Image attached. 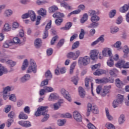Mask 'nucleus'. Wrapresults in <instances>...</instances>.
<instances>
[{
    "instance_id": "obj_1",
    "label": "nucleus",
    "mask_w": 129,
    "mask_h": 129,
    "mask_svg": "<svg viewBox=\"0 0 129 129\" xmlns=\"http://www.w3.org/2000/svg\"><path fill=\"white\" fill-rule=\"evenodd\" d=\"M47 108H49L48 106H40L37 108V111L35 112V116H40V115H43L44 116L41 120L42 122L46 121V120H48V118L50 117V115L48 114V110H46Z\"/></svg>"
},
{
    "instance_id": "obj_2",
    "label": "nucleus",
    "mask_w": 129,
    "mask_h": 129,
    "mask_svg": "<svg viewBox=\"0 0 129 129\" xmlns=\"http://www.w3.org/2000/svg\"><path fill=\"white\" fill-rule=\"evenodd\" d=\"M91 111L95 114H98V113H99V110L98 109L97 106L92 105L91 103H89L87 105V116H89V115H90Z\"/></svg>"
},
{
    "instance_id": "obj_3",
    "label": "nucleus",
    "mask_w": 129,
    "mask_h": 129,
    "mask_svg": "<svg viewBox=\"0 0 129 129\" xmlns=\"http://www.w3.org/2000/svg\"><path fill=\"white\" fill-rule=\"evenodd\" d=\"M124 97L123 95L118 94L117 96L116 99L114 100L112 102V106L113 108L118 107L120 104L123 102Z\"/></svg>"
},
{
    "instance_id": "obj_4",
    "label": "nucleus",
    "mask_w": 129,
    "mask_h": 129,
    "mask_svg": "<svg viewBox=\"0 0 129 129\" xmlns=\"http://www.w3.org/2000/svg\"><path fill=\"white\" fill-rule=\"evenodd\" d=\"M115 66L117 68H123V69H128L129 68V62H125L123 60H119L115 63Z\"/></svg>"
},
{
    "instance_id": "obj_5",
    "label": "nucleus",
    "mask_w": 129,
    "mask_h": 129,
    "mask_svg": "<svg viewBox=\"0 0 129 129\" xmlns=\"http://www.w3.org/2000/svg\"><path fill=\"white\" fill-rule=\"evenodd\" d=\"M37 73V64L35 61L33 59H30V66L27 70V73Z\"/></svg>"
},
{
    "instance_id": "obj_6",
    "label": "nucleus",
    "mask_w": 129,
    "mask_h": 129,
    "mask_svg": "<svg viewBox=\"0 0 129 129\" xmlns=\"http://www.w3.org/2000/svg\"><path fill=\"white\" fill-rule=\"evenodd\" d=\"M79 64L81 65H84V66H86V65H88L89 63H90V58L89 56H86L83 57H80L78 60Z\"/></svg>"
},
{
    "instance_id": "obj_7",
    "label": "nucleus",
    "mask_w": 129,
    "mask_h": 129,
    "mask_svg": "<svg viewBox=\"0 0 129 129\" xmlns=\"http://www.w3.org/2000/svg\"><path fill=\"white\" fill-rule=\"evenodd\" d=\"M89 83L91 84V91L92 95L94 96L93 93V83H92V78H86L85 80V87L87 88L89 87Z\"/></svg>"
},
{
    "instance_id": "obj_8",
    "label": "nucleus",
    "mask_w": 129,
    "mask_h": 129,
    "mask_svg": "<svg viewBox=\"0 0 129 129\" xmlns=\"http://www.w3.org/2000/svg\"><path fill=\"white\" fill-rule=\"evenodd\" d=\"M52 25V21L50 20L48 23L45 26V29L43 33V39H46L48 38L49 34L48 33V30L51 29V25Z\"/></svg>"
},
{
    "instance_id": "obj_9",
    "label": "nucleus",
    "mask_w": 129,
    "mask_h": 129,
    "mask_svg": "<svg viewBox=\"0 0 129 129\" xmlns=\"http://www.w3.org/2000/svg\"><path fill=\"white\" fill-rule=\"evenodd\" d=\"M73 116L76 121H78V122H81V121H82V117L81 116V114H80L78 111H75L73 112Z\"/></svg>"
},
{
    "instance_id": "obj_10",
    "label": "nucleus",
    "mask_w": 129,
    "mask_h": 129,
    "mask_svg": "<svg viewBox=\"0 0 129 129\" xmlns=\"http://www.w3.org/2000/svg\"><path fill=\"white\" fill-rule=\"evenodd\" d=\"M111 88V86H105L104 89L100 92V95L101 96H105L106 94L109 93V90Z\"/></svg>"
},
{
    "instance_id": "obj_11",
    "label": "nucleus",
    "mask_w": 129,
    "mask_h": 129,
    "mask_svg": "<svg viewBox=\"0 0 129 129\" xmlns=\"http://www.w3.org/2000/svg\"><path fill=\"white\" fill-rule=\"evenodd\" d=\"M19 124L21 125V126H23L24 127H30L32 126V124H31V122L29 121H19L18 122Z\"/></svg>"
},
{
    "instance_id": "obj_12",
    "label": "nucleus",
    "mask_w": 129,
    "mask_h": 129,
    "mask_svg": "<svg viewBox=\"0 0 129 129\" xmlns=\"http://www.w3.org/2000/svg\"><path fill=\"white\" fill-rule=\"evenodd\" d=\"M99 53V52L97 50H92L90 52V57L92 60H95V59L97 58Z\"/></svg>"
},
{
    "instance_id": "obj_13",
    "label": "nucleus",
    "mask_w": 129,
    "mask_h": 129,
    "mask_svg": "<svg viewBox=\"0 0 129 129\" xmlns=\"http://www.w3.org/2000/svg\"><path fill=\"white\" fill-rule=\"evenodd\" d=\"M59 99V95L57 93H51L50 94L48 100L49 101H54Z\"/></svg>"
},
{
    "instance_id": "obj_14",
    "label": "nucleus",
    "mask_w": 129,
    "mask_h": 129,
    "mask_svg": "<svg viewBox=\"0 0 129 129\" xmlns=\"http://www.w3.org/2000/svg\"><path fill=\"white\" fill-rule=\"evenodd\" d=\"M64 103L63 99L59 100L57 103L53 104V109L54 110H57L61 107V104Z\"/></svg>"
},
{
    "instance_id": "obj_15",
    "label": "nucleus",
    "mask_w": 129,
    "mask_h": 129,
    "mask_svg": "<svg viewBox=\"0 0 129 129\" xmlns=\"http://www.w3.org/2000/svg\"><path fill=\"white\" fill-rule=\"evenodd\" d=\"M37 13L41 17H45L47 16V10L45 8H40L37 11Z\"/></svg>"
},
{
    "instance_id": "obj_16",
    "label": "nucleus",
    "mask_w": 129,
    "mask_h": 129,
    "mask_svg": "<svg viewBox=\"0 0 129 129\" xmlns=\"http://www.w3.org/2000/svg\"><path fill=\"white\" fill-rule=\"evenodd\" d=\"M22 17H36V15L35 11L29 10L27 13L23 14Z\"/></svg>"
},
{
    "instance_id": "obj_17",
    "label": "nucleus",
    "mask_w": 129,
    "mask_h": 129,
    "mask_svg": "<svg viewBox=\"0 0 129 129\" xmlns=\"http://www.w3.org/2000/svg\"><path fill=\"white\" fill-rule=\"evenodd\" d=\"M79 90V94L81 97V98H84L85 97V95L86 94V93L85 92V90L83 88L80 87L78 89Z\"/></svg>"
},
{
    "instance_id": "obj_18",
    "label": "nucleus",
    "mask_w": 129,
    "mask_h": 129,
    "mask_svg": "<svg viewBox=\"0 0 129 129\" xmlns=\"http://www.w3.org/2000/svg\"><path fill=\"white\" fill-rule=\"evenodd\" d=\"M13 14H14V11H13L11 9H8L5 10L4 15L6 17H11V16H13Z\"/></svg>"
},
{
    "instance_id": "obj_19",
    "label": "nucleus",
    "mask_w": 129,
    "mask_h": 129,
    "mask_svg": "<svg viewBox=\"0 0 129 129\" xmlns=\"http://www.w3.org/2000/svg\"><path fill=\"white\" fill-rule=\"evenodd\" d=\"M129 4H124L122 7L119 9V11L121 13H126L128 11Z\"/></svg>"
},
{
    "instance_id": "obj_20",
    "label": "nucleus",
    "mask_w": 129,
    "mask_h": 129,
    "mask_svg": "<svg viewBox=\"0 0 129 129\" xmlns=\"http://www.w3.org/2000/svg\"><path fill=\"white\" fill-rule=\"evenodd\" d=\"M115 86L118 88H122V87L123 86V83L122 81H120L119 79H116L115 80Z\"/></svg>"
},
{
    "instance_id": "obj_21",
    "label": "nucleus",
    "mask_w": 129,
    "mask_h": 129,
    "mask_svg": "<svg viewBox=\"0 0 129 129\" xmlns=\"http://www.w3.org/2000/svg\"><path fill=\"white\" fill-rule=\"evenodd\" d=\"M58 10H59V9L58 8V6L56 5H53L48 8V12L50 14H53V13H55L56 11H58Z\"/></svg>"
},
{
    "instance_id": "obj_22",
    "label": "nucleus",
    "mask_w": 129,
    "mask_h": 129,
    "mask_svg": "<svg viewBox=\"0 0 129 129\" xmlns=\"http://www.w3.org/2000/svg\"><path fill=\"white\" fill-rule=\"evenodd\" d=\"M107 53L109 57H111V55L112 54L111 53V51L108 50V48H104V50L102 51L103 56H104V57H106V56H107Z\"/></svg>"
},
{
    "instance_id": "obj_23",
    "label": "nucleus",
    "mask_w": 129,
    "mask_h": 129,
    "mask_svg": "<svg viewBox=\"0 0 129 129\" xmlns=\"http://www.w3.org/2000/svg\"><path fill=\"white\" fill-rule=\"evenodd\" d=\"M106 72L103 70H97L95 72L93 73L94 75L95 76H99L102 75V74H105Z\"/></svg>"
},
{
    "instance_id": "obj_24",
    "label": "nucleus",
    "mask_w": 129,
    "mask_h": 129,
    "mask_svg": "<svg viewBox=\"0 0 129 129\" xmlns=\"http://www.w3.org/2000/svg\"><path fill=\"white\" fill-rule=\"evenodd\" d=\"M34 45L35 48H40L42 46V40L40 38H37L34 42Z\"/></svg>"
},
{
    "instance_id": "obj_25",
    "label": "nucleus",
    "mask_w": 129,
    "mask_h": 129,
    "mask_svg": "<svg viewBox=\"0 0 129 129\" xmlns=\"http://www.w3.org/2000/svg\"><path fill=\"white\" fill-rule=\"evenodd\" d=\"M67 57L68 59H73V60H76L75 56V53L73 52H70L67 54Z\"/></svg>"
},
{
    "instance_id": "obj_26",
    "label": "nucleus",
    "mask_w": 129,
    "mask_h": 129,
    "mask_svg": "<svg viewBox=\"0 0 129 129\" xmlns=\"http://www.w3.org/2000/svg\"><path fill=\"white\" fill-rule=\"evenodd\" d=\"M8 69L4 66H2V64H0V76H2L4 74L8 73Z\"/></svg>"
},
{
    "instance_id": "obj_27",
    "label": "nucleus",
    "mask_w": 129,
    "mask_h": 129,
    "mask_svg": "<svg viewBox=\"0 0 129 129\" xmlns=\"http://www.w3.org/2000/svg\"><path fill=\"white\" fill-rule=\"evenodd\" d=\"M31 20L32 22H35L36 20V26H38V25H40V21H41V17H38L36 18V17H31Z\"/></svg>"
},
{
    "instance_id": "obj_28",
    "label": "nucleus",
    "mask_w": 129,
    "mask_h": 129,
    "mask_svg": "<svg viewBox=\"0 0 129 129\" xmlns=\"http://www.w3.org/2000/svg\"><path fill=\"white\" fill-rule=\"evenodd\" d=\"M117 72H118V71L116 69L114 68L109 71V74L111 76H113V77H116V73Z\"/></svg>"
},
{
    "instance_id": "obj_29",
    "label": "nucleus",
    "mask_w": 129,
    "mask_h": 129,
    "mask_svg": "<svg viewBox=\"0 0 129 129\" xmlns=\"http://www.w3.org/2000/svg\"><path fill=\"white\" fill-rule=\"evenodd\" d=\"M118 31H119V28L116 26H112L110 28V33L111 34H116Z\"/></svg>"
},
{
    "instance_id": "obj_30",
    "label": "nucleus",
    "mask_w": 129,
    "mask_h": 129,
    "mask_svg": "<svg viewBox=\"0 0 129 129\" xmlns=\"http://www.w3.org/2000/svg\"><path fill=\"white\" fill-rule=\"evenodd\" d=\"M30 78H31V76H30L29 74H26L21 78V81L22 82H26V81L29 80Z\"/></svg>"
},
{
    "instance_id": "obj_31",
    "label": "nucleus",
    "mask_w": 129,
    "mask_h": 129,
    "mask_svg": "<svg viewBox=\"0 0 129 129\" xmlns=\"http://www.w3.org/2000/svg\"><path fill=\"white\" fill-rule=\"evenodd\" d=\"M45 76L46 78H47L49 80H51L52 77H53V75H52V73H51V71H50V70H48L45 72Z\"/></svg>"
},
{
    "instance_id": "obj_32",
    "label": "nucleus",
    "mask_w": 129,
    "mask_h": 129,
    "mask_svg": "<svg viewBox=\"0 0 129 129\" xmlns=\"http://www.w3.org/2000/svg\"><path fill=\"white\" fill-rule=\"evenodd\" d=\"M29 65V62H28V59H25L23 61V65L22 67V70L24 71V70H26V69L27 67H28Z\"/></svg>"
},
{
    "instance_id": "obj_33",
    "label": "nucleus",
    "mask_w": 129,
    "mask_h": 129,
    "mask_svg": "<svg viewBox=\"0 0 129 129\" xmlns=\"http://www.w3.org/2000/svg\"><path fill=\"white\" fill-rule=\"evenodd\" d=\"M65 98L69 102L72 101V98H71V95L69 94V92L66 91L65 92Z\"/></svg>"
},
{
    "instance_id": "obj_34",
    "label": "nucleus",
    "mask_w": 129,
    "mask_h": 129,
    "mask_svg": "<svg viewBox=\"0 0 129 129\" xmlns=\"http://www.w3.org/2000/svg\"><path fill=\"white\" fill-rule=\"evenodd\" d=\"M77 64V62L76 61H74L71 64V66L70 67V74H72V73H73V71H74V69H75V67L76 66Z\"/></svg>"
},
{
    "instance_id": "obj_35",
    "label": "nucleus",
    "mask_w": 129,
    "mask_h": 129,
    "mask_svg": "<svg viewBox=\"0 0 129 129\" xmlns=\"http://www.w3.org/2000/svg\"><path fill=\"white\" fill-rule=\"evenodd\" d=\"M105 112L108 119H109V120H112L113 119V117H112V116L109 114V111H108V108H106Z\"/></svg>"
},
{
    "instance_id": "obj_36",
    "label": "nucleus",
    "mask_w": 129,
    "mask_h": 129,
    "mask_svg": "<svg viewBox=\"0 0 129 129\" xmlns=\"http://www.w3.org/2000/svg\"><path fill=\"white\" fill-rule=\"evenodd\" d=\"M19 117L20 119H27L28 118V115L24 113L23 112H21L19 115Z\"/></svg>"
},
{
    "instance_id": "obj_37",
    "label": "nucleus",
    "mask_w": 129,
    "mask_h": 129,
    "mask_svg": "<svg viewBox=\"0 0 129 129\" xmlns=\"http://www.w3.org/2000/svg\"><path fill=\"white\" fill-rule=\"evenodd\" d=\"M124 121H125V119H124V115H120L118 119V122L119 124H122Z\"/></svg>"
},
{
    "instance_id": "obj_38",
    "label": "nucleus",
    "mask_w": 129,
    "mask_h": 129,
    "mask_svg": "<svg viewBox=\"0 0 129 129\" xmlns=\"http://www.w3.org/2000/svg\"><path fill=\"white\" fill-rule=\"evenodd\" d=\"M64 41L65 40H64V39H60L56 45L57 48H58V49L61 48V47H62V46H63V45L64 44Z\"/></svg>"
},
{
    "instance_id": "obj_39",
    "label": "nucleus",
    "mask_w": 129,
    "mask_h": 129,
    "mask_svg": "<svg viewBox=\"0 0 129 129\" xmlns=\"http://www.w3.org/2000/svg\"><path fill=\"white\" fill-rule=\"evenodd\" d=\"M107 64L109 67H113L114 63L112 56H110V60L107 61Z\"/></svg>"
},
{
    "instance_id": "obj_40",
    "label": "nucleus",
    "mask_w": 129,
    "mask_h": 129,
    "mask_svg": "<svg viewBox=\"0 0 129 129\" xmlns=\"http://www.w3.org/2000/svg\"><path fill=\"white\" fill-rule=\"evenodd\" d=\"M10 91H12V87L10 86H8L4 89L3 93H6L8 94Z\"/></svg>"
},
{
    "instance_id": "obj_41",
    "label": "nucleus",
    "mask_w": 129,
    "mask_h": 129,
    "mask_svg": "<svg viewBox=\"0 0 129 129\" xmlns=\"http://www.w3.org/2000/svg\"><path fill=\"white\" fill-rule=\"evenodd\" d=\"M98 26V23L97 22H92L91 24H90L88 26L89 29H94V28H96V27Z\"/></svg>"
},
{
    "instance_id": "obj_42",
    "label": "nucleus",
    "mask_w": 129,
    "mask_h": 129,
    "mask_svg": "<svg viewBox=\"0 0 129 129\" xmlns=\"http://www.w3.org/2000/svg\"><path fill=\"white\" fill-rule=\"evenodd\" d=\"M121 42L120 41H117L114 44V47L115 48H116V49H118V50H120L121 49Z\"/></svg>"
},
{
    "instance_id": "obj_43",
    "label": "nucleus",
    "mask_w": 129,
    "mask_h": 129,
    "mask_svg": "<svg viewBox=\"0 0 129 129\" xmlns=\"http://www.w3.org/2000/svg\"><path fill=\"white\" fill-rule=\"evenodd\" d=\"M78 80H79V78H78V76L74 77L72 79V81L73 82L75 85H77L78 83Z\"/></svg>"
},
{
    "instance_id": "obj_44",
    "label": "nucleus",
    "mask_w": 129,
    "mask_h": 129,
    "mask_svg": "<svg viewBox=\"0 0 129 129\" xmlns=\"http://www.w3.org/2000/svg\"><path fill=\"white\" fill-rule=\"evenodd\" d=\"M79 41H76L72 45V50H75V49H77L79 47Z\"/></svg>"
},
{
    "instance_id": "obj_45",
    "label": "nucleus",
    "mask_w": 129,
    "mask_h": 129,
    "mask_svg": "<svg viewBox=\"0 0 129 129\" xmlns=\"http://www.w3.org/2000/svg\"><path fill=\"white\" fill-rule=\"evenodd\" d=\"M13 44V41L11 40V41H8V42H5L3 46L4 48H9V47H10V46H12Z\"/></svg>"
},
{
    "instance_id": "obj_46",
    "label": "nucleus",
    "mask_w": 129,
    "mask_h": 129,
    "mask_svg": "<svg viewBox=\"0 0 129 129\" xmlns=\"http://www.w3.org/2000/svg\"><path fill=\"white\" fill-rule=\"evenodd\" d=\"M81 12V10H80V9H78V10H75V11L71 12L68 15V16L70 17V16H71V15H78V14H80Z\"/></svg>"
},
{
    "instance_id": "obj_47",
    "label": "nucleus",
    "mask_w": 129,
    "mask_h": 129,
    "mask_svg": "<svg viewBox=\"0 0 129 129\" xmlns=\"http://www.w3.org/2000/svg\"><path fill=\"white\" fill-rule=\"evenodd\" d=\"M89 16H90V17H97L96 16V12L94 10H89L88 12Z\"/></svg>"
},
{
    "instance_id": "obj_48",
    "label": "nucleus",
    "mask_w": 129,
    "mask_h": 129,
    "mask_svg": "<svg viewBox=\"0 0 129 129\" xmlns=\"http://www.w3.org/2000/svg\"><path fill=\"white\" fill-rule=\"evenodd\" d=\"M95 81L96 83H98V84H100L101 83L105 84L107 81L106 80H105V79H96L95 80Z\"/></svg>"
},
{
    "instance_id": "obj_49",
    "label": "nucleus",
    "mask_w": 129,
    "mask_h": 129,
    "mask_svg": "<svg viewBox=\"0 0 129 129\" xmlns=\"http://www.w3.org/2000/svg\"><path fill=\"white\" fill-rule=\"evenodd\" d=\"M3 31L4 32H8V31H11V27H10L9 24H6L4 25Z\"/></svg>"
},
{
    "instance_id": "obj_50",
    "label": "nucleus",
    "mask_w": 129,
    "mask_h": 129,
    "mask_svg": "<svg viewBox=\"0 0 129 129\" xmlns=\"http://www.w3.org/2000/svg\"><path fill=\"white\" fill-rule=\"evenodd\" d=\"M44 89L46 92H53L54 89L52 87H45Z\"/></svg>"
},
{
    "instance_id": "obj_51",
    "label": "nucleus",
    "mask_w": 129,
    "mask_h": 129,
    "mask_svg": "<svg viewBox=\"0 0 129 129\" xmlns=\"http://www.w3.org/2000/svg\"><path fill=\"white\" fill-rule=\"evenodd\" d=\"M106 127L108 129H115V127L113 124L110 123H108L105 125Z\"/></svg>"
},
{
    "instance_id": "obj_52",
    "label": "nucleus",
    "mask_w": 129,
    "mask_h": 129,
    "mask_svg": "<svg viewBox=\"0 0 129 129\" xmlns=\"http://www.w3.org/2000/svg\"><path fill=\"white\" fill-rule=\"evenodd\" d=\"M65 123V120L64 119L61 120L59 119L57 121V124L59 126H62V125H64Z\"/></svg>"
},
{
    "instance_id": "obj_53",
    "label": "nucleus",
    "mask_w": 129,
    "mask_h": 129,
    "mask_svg": "<svg viewBox=\"0 0 129 129\" xmlns=\"http://www.w3.org/2000/svg\"><path fill=\"white\" fill-rule=\"evenodd\" d=\"M49 83V79H47L43 81L41 84L40 86L41 87H43V86H45V85H48V84Z\"/></svg>"
},
{
    "instance_id": "obj_54",
    "label": "nucleus",
    "mask_w": 129,
    "mask_h": 129,
    "mask_svg": "<svg viewBox=\"0 0 129 129\" xmlns=\"http://www.w3.org/2000/svg\"><path fill=\"white\" fill-rule=\"evenodd\" d=\"M14 122V118H10L8 119L7 121V126L8 127H10L11 125H12V123Z\"/></svg>"
},
{
    "instance_id": "obj_55",
    "label": "nucleus",
    "mask_w": 129,
    "mask_h": 129,
    "mask_svg": "<svg viewBox=\"0 0 129 129\" xmlns=\"http://www.w3.org/2000/svg\"><path fill=\"white\" fill-rule=\"evenodd\" d=\"M99 20L100 18L98 17H92L91 18V21L94 23H97Z\"/></svg>"
},
{
    "instance_id": "obj_56",
    "label": "nucleus",
    "mask_w": 129,
    "mask_h": 129,
    "mask_svg": "<svg viewBox=\"0 0 129 129\" xmlns=\"http://www.w3.org/2000/svg\"><path fill=\"white\" fill-rule=\"evenodd\" d=\"M123 20V19H122V17H119L116 20V24H117V25H120V24L122 23Z\"/></svg>"
},
{
    "instance_id": "obj_57",
    "label": "nucleus",
    "mask_w": 129,
    "mask_h": 129,
    "mask_svg": "<svg viewBox=\"0 0 129 129\" xmlns=\"http://www.w3.org/2000/svg\"><path fill=\"white\" fill-rule=\"evenodd\" d=\"M98 43H104V35H101L97 39Z\"/></svg>"
},
{
    "instance_id": "obj_58",
    "label": "nucleus",
    "mask_w": 129,
    "mask_h": 129,
    "mask_svg": "<svg viewBox=\"0 0 129 129\" xmlns=\"http://www.w3.org/2000/svg\"><path fill=\"white\" fill-rule=\"evenodd\" d=\"M7 64L10 66V67H14L16 66V62L13 61L12 60H9L7 61Z\"/></svg>"
},
{
    "instance_id": "obj_59",
    "label": "nucleus",
    "mask_w": 129,
    "mask_h": 129,
    "mask_svg": "<svg viewBox=\"0 0 129 129\" xmlns=\"http://www.w3.org/2000/svg\"><path fill=\"white\" fill-rule=\"evenodd\" d=\"M12 42L13 43V45H14V44H19V43L21 42V40L18 37H14L13 38Z\"/></svg>"
},
{
    "instance_id": "obj_60",
    "label": "nucleus",
    "mask_w": 129,
    "mask_h": 129,
    "mask_svg": "<svg viewBox=\"0 0 129 129\" xmlns=\"http://www.w3.org/2000/svg\"><path fill=\"white\" fill-rule=\"evenodd\" d=\"M8 117L10 118H15L16 117V113L15 112L11 111L8 114Z\"/></svg>"
},
{
    "instance_id": "obj_61",
    "label": "nucleus",
    "mask_w": 129,
    "mask_h": 129,
    "mask_svg": "<svg viewBox=\"0 0 129 129\" xmlns=\"http://www.w3.org/2000/svg\"><path fill=\"white\" fill-rule=\"evenodd\" d=\"M84 35H85V31H84V30L81 29V33L79 35V38L81 40H82L84 38Z\"/></svg>"
},
{
    "instance_id": "obj_62",
    "label": "nucleus",
    "mask_w": 129,
    "mask_h": 129,
    "mask_svg": "<svg viewBox=\"0 0 129 129\" xmlns=\"http://www.w3.org/2000/svg\"><path fill=\"white\" fill-rule=\"evenodd\" d=\"M62 22H63V19L61 18H58L55 21V23L57 26H60Z\"/></svg>"
},
{
    "instance_id": "obj_63",
    "label": "nucleus",
    "mask_w": 129,
    "mask_h": 129,
    "mask_svg": "<svg viewBox=\"0 0 129 129\" xmlns=\"http://www.w3.org/2000/svg\"><path fill=\"white\" fill-rule=\"evenodd\" d=\"M52 17H64V14L59 12H57L53 14Z\"/></svg>"
},
{
    "instance_id": "obj_64",
    "label": "nucleus",
    "mask_w": 129,
    "mask_h": 129,
    "mask_svg": "<svg viewBox=\"0 0 129 129\" xmlns=\"http://www.w3.org/2000/svg\"><path fill=\"white\" fill-rule=\"evenodd\" d=\"M72 27V23L68 22L66 24L65 30H69Z\"/></svg>"
}]
</instances>
